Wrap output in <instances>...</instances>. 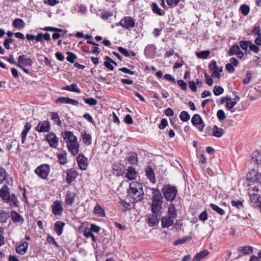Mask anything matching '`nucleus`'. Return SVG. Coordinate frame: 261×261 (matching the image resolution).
I'll return each mask as SVG.
<instances>
[{"label":"nucleus","instance_id":"f257e3e1","mask_svg":"<svg viewBox=\"0 0 261 261\" xmlns=\"http://www.w3.org/2000/svg\"><path fill=\"white\" fill-rule=\"evenodd\" d=\"M143 186L142 184L137 181H133L129 184L128 190V196L133 199L134 202L141 201L144 196Z\"/></svg>","mask_w":261,"mask_h":261},{"label":"nucleus","instance_id":"f03ea898","mask_svg":"<svg viewBox=\"0 0 261 261\" xmlns=\"http://www.w3.org/2000/svg\"><path fill=\"white\" fill-rule=\"evenodd\" d=\"M162 192L167 200L172 201L176 196L177 190L175 187L168 185L162 189Z\"/></svg>","mask_w":261,"mask_h":261},{"label":"nucleus","instance_id":"7ed1b4c3","mask_svg":"<svg viewBox=\"0 0 261 261\" xmlns=\"http://www.w3.org/2000/svg\"><path fill=\"white\" fill-rule=\"evenodd\" d=\"M50 168L49 165L44 164L40 166L35 169V173L42 179H45L49 173Z\"/></svg>","mask_w":261,"mask_h":261},{"label":"nucleus","instance_id":"20e7f679","mask_svg":"<svg viewBox=\"0 0 261 261\" xmlns=\"http://www.w3.org/2000/svg\"><path fill=\"white\" fill-rule=\"evenodd\" d=\"M246 179L249 183L255 182L261 185V173L253 169L249 174H247Z\"/></svg>","mask_w":261,"mask_h":261},{"label":"nucleus","instance_id":"39448f33","mask_svg":"<svg viewBox=\"0 0 261 261\" xmlns=\"http://www.w3.org/2000/svg\"><path fill=\"white\" fill-rule=\"evenodd\" d=\"M32 64L33 61L30 58L28 57L26 55H22L18 57L17 66L19 68H22V66L30 67Z\"/></svg>","mask_w":261,"mask_h":261},{"label":"nucleus","instance_id":"423d86ee","mask_svg":"<svg viewBox=\"0 0 261 261\" xmlns=\"http://www.w3.org/2000/svg\"><path fill=\"white\" fill-rule=\"evenodd\" d=\"M192 123L193 125L197 126L198 129L202 132L205 126V124L199 114H195L191 119Z\"/></svg>","mask_w":261,"mask_h":261},{"label":"nucleus","instance_id":"0eeeda50","mask_svg":"<svg viewBox=\"0 0 261 261\" xmlns=\"http://www.w3.org/2000/svg\"><path fill=\"white\" fill-rule=\"evenodd\" d=\"M76 161L79 168L82 170H86L88 163V159L83 153H79L76 157Z\"/></svg>","mask_w":261,"mask_h":261},{"label":"nucleus","instance_id":"6e6552de","mask_svg":"<svg viewBox=\"0 0 261 261\" xmlns=\"http://www.w3.org/2000/svg\"><path fill=\"white\" fill-rule=\"evenodd\" d=\"M134 20L128 16L124 17L122 19L120 22V24L125 29H128L129 28H133L135 26Z\"/></svg>","mask_w":261,"mask_h":261},{"label":"nucleus","instance_id":"1a4fd4ad","mask_svg":"<svg viewBox=\"0 0 261 261\" xmlns=\"http://www.w3.org/2000/svg\"><path fill=\"white\" fill-rule=\"evenodd\" d=\"M50 128L49 122L48 121L40 122L36 128V130L39 133L48 132Z\"/></svg>","mask_w":261,"mask_h":261},{"label":"nucleus","instance_id":"9d476101","mask_svg":"<svg viewBox=\"0 0 261 261\" xmlns=\"http://www.w3.org/2000/svg\"><path fill=\"white\" fill-rule=\"evenodd\" d=\"M250 203L252 206H258L260 201V195L257 193L249 192Z\"/></svg>","mask_w":261,"mask_h":261},{"label":"nucleus","instance_id":"9b49d317","mask_svg":"<svg viewBox=\"0 0 261 261\" xmlns=\"http://www.w3.org/2000/svg\"><path fill=\"white\" fill-rule=\"evenodd\" d=\"M163 201H152L151 205V212L153 214L159 215L162 209Z\"/></svg>","mask_w":261,"mask_h":261},{"label":"nucleus","instance_id":"f8f14e48","mask_svg":"<svg viewBox=\"0 0 261 261\" xmlns=\"http://www.w3.org/2000/svg\"><path fill=\"white\" fill-rule=\"evenodd\" d=\"M67 146L68 147V151L72 155L75 156L78 154L80 147V144L78 142L67 143Z\"/></svg>","mask_w":261,"mask_h":261},{"label":"nucleus","instance_id":"ddd939ff","mask_svg":"<svg viewBox=\"0 0 261 261\" xmlns=\"http://www.w3.org/2000/svg\"><path fill=\"white\" fill-rule=\"evenodd\" d=\"M159 215H149L147 217V223L149 226L153 227L159 222Z\"/></svg>","mask_w":261,"mask_h":261},{"label":"nucleus","instance_id":"4468645a","mask_svg":"<svg viewBox=\"0 0 261 261\" xmlns=\"http://www.w3.org/2000/svg\"><path fill=\"white\" fill-rule=\"evenodd\" d=\"M46 140L48 142L50 146L56 147L58 145V139L54 133H49L46 136Z\"/></svg>","mask_w":261,"mask_h":261},{"label":"nucleus","instance_id":"2eb2a0df","mask_svg":"<svg viewBox=\"0 0 261 261\" xmlns=\"http://www.w3.org/2000/svg\"><path fill=\"white\" fill-rule=\"evenodd\" d=\"M145 174L149 180L153 184L156 182L154 172L150 166H147L145 169Z\"/></svg>","mask_w":261,"mask_h":261},{"label":"nucleus","instance_id":"dca6fc26","mask_svg":"<svg viewBox=\"0 0 261 261\" xmlns=\"http://www.w3.org/2000/svg\"><path fill=\"white\" fill-rule=\"evenodd\" d=\"M11 215L12 221L14 223L21 225L24 222L23 218L16 212L14 211H12Z\"/></svg>","mask_w":261,"mask_h":261},{"label":"nucleus","instance_id":"f3484780","mask_svg":"<svg viewBox=\"0 0 261 261\" xmlns=\"http://www.w3.org/2000/svg\"><path fill=\"white\" fill-rule=\"evenodd\" d=\"M77 175V171L74 169H71L66 172V181L70 184Z\"/></svg>","mask_w":261,"mask_h":261},{"label":"nucleus","instance_id":"a211bd4d","mask_svg":"<svg viewBox=\"0 0 261 261\" xmlns=\"http://www.w3.org/2000/svg\"><path fill=\"white\" fill-rule=\"evenodd\" d=\"M62 210V206L60 201L57 200L54 202L52 205V211L55 215H60Z\"/></svg>","mask_w":261,"mask_h":261},{"label":"nucleus","instance_id":"6ab92c4d","mask_svg":"<svg viewBox=\"0 0 261 261\" xmlns=\"http://www.w3.org/2000/svg\"><path fill=\"white\" fill-rule=\"evenodd\" d=\"M173 218L169 216H166L162 218L161 220L162 226L163 228H168L171 226L173 223Z\"/></svg>","mask_w":261,"mask_h":261},{"label":"nucleus","instance_id":"aec40b11","mask_svg":"<svg viewBox=\"0 0 261 261\" xmlns=\"http://www.w3.org/2000/svg\"><path fill=\"white\" fill-rule=\"evenodd\" d=\"M9 195V188L6 185L3 186L0 190V197L5 202Z\"/></svg>","mask_w":261,"mask_h":261},{"label":"nucleus","instance_id":"412c9836","mask_svg":"<svg viewBox=\"0 0 261 261\" xmlns=\"http://www.w3.org/2000/svg\"><path fill=\"white\" fill-rule=\"evenodd\" d=\"M29 244L27 242H24L16 247V251L20 255H23L27 251Z\"/></svg>","mask_w":261,"mask_h":261},{"label":"nucleus","instance_id":"4be33fe9","mask_svg":"<svg viewBox=\"0 0 261 261\" xmlns=\"http://www.w3.org/2000/svg\"><path fill=\"white\" fill-rule=\"evenodd\" d=\"M251 163L256 165L261 164V152L255 151L252 154Z\"/></svg>","mask_w":261,"mask_h":261},{"label":"nucleus","instance_id":"5701e85b","mask_svg":"<svg viewBox=\"0 0 261 261\" xmlns=\"http://www.w3.org/2000/svg\"><path fill=\"white\" fill-rule=\"evenodd\" d=\"M163 196L161 191L158 189H152V201H162Z\"/></svg>","mask_w":261,"mask_h":261},{"label":"nucleus","instance_id":"b1692460","mask_svg":"<svg viewBox=\"0 0 261 261\" xmlns=\"http://www.w3.org/2000/svg\"><path fill=\"white\" fill-rule=\"evenodd\" d=\"M5 202L9 203L10 206H18V200L14 194H10Z\"/></svg>","mask_w":261,"mask_h":261},{"label":"nucleus","instance_id":"393cba45","mask_svg":"<svg viewBox=\"0 0 261 261\" xmlns=\"http://www.w3.org/2000/svg\"><path fill=\"white\" fill-rule=\"evenodd\" d=\"M64 225L65 223L60 221H57L55 223L54 230L58 236H60L62 234Z\"/></svg>","mask_w":261,"mask_h":261},{"label":"nucleus","instance_id":"a878e982","mask_svg":"<svg viewBox=\"0 0 261 261\" xmlns=\"http://www.w3.org/2000/svg\"><path fill=\"white\" fill-rule=\"evenodd\" d=\"M137 176V172L135 169L129 167L127 170V173L125 175V177L130 180H133L136 178Z\"/></svg>","mask_w":261,"mask_h":261},{"label":"nucleus","instance_id":"bb28decb","mask_svg":"<svg viewBox=\"0 0 261 261\" xmlns=\"http://www.w3.org/2000/svg\"><path fill=\"white\" fill-rule=\"evenodd\" d=\"M32 125L30 123L26 122L24 128L21 133V139H22V143H24L25 141V139L27 136V134L30 129L31 128Z\"/></svg>","mask_w":261,"mask_h":261},{"label":"nucleus","instance_id":"cd10ccee","mask_svg":"<svg viewBox=\"0 0 261 261\" xmlns=\"http://www.w3.org/2000/svg\"><path fill=\"white\" fill-rule=\"evenodd\" d=\"M127 161L130 164H136L138 161L137 153L134 152H130L127 157Z\"/></svg>","mask_w":261,"mask_h":261},{"label":"nucleus","instance_id":"c85d7f7f","mask_svg":"<svg viewBox=\"0 0 261 261\" xmlns=\"http://www.w3.org/2000/svg\"><path fill=\"white\" fill-rule=\"evenodd\" d=\"M213 135L217 138L221 137L224 134V130L222 128L218 127L217 125H214L213 129Z\"/></svg>","mask_w":261,"mask_h":261},{"label":"nucleus","instance_id":"c756f323","mask_svg":"<svg viewBox=\"0 0 261 261\" xmlns=\"http://www.w3.org/2000/svg\"><path fill=\"white\" fill-rule=\"evenodd\" d=\"M151 9L154 13L160 16H163L165 14V12L164 11H162L158 4L155 3H153L152 4Z\"/></svg>","mask_w":261,"mask_h":261},{"label":"nucleus","instance_id":"7c9ffc66","mask_svg":"<svg viewBox=\"0 0 261 261\" xmlns=\"http://www.w3.org/2000/svg\"><path fill=\"white\" fill-rule=\"evenodd\" d=\"M168 216L171 218H175L177 217L176 211L175 207V205L173 203H171L168 207Z\"/></svg>","mask_w":261,"mask_h":261},{"label":"nucleus","instance_id":"2f4dec72","mask_svg":"<svg viewBox=\"0 0 261 261\" xmlns=\"http://www.w3.org/2000/svg\"><path fill=\"white\" fill-rule=\"evenodd\" d=\"M13 25L15 28L20 30L24 27L25 23L22 19L20 18H16L13 21Z\"/></svg>","mask_w":261,"mask_h":261},{"label":"nucleus","instance_id":"473e14b6","mask_svg":"<svg viewBox=\"0 0 261 261\" xmlns=\"http://www.w3.org/2000/svg\"><path fill=\"white\" fill-rule=\"evenodd\" d=\"M66 139H67V144L77 142V138L71 132L66 131Z\"/></svg>","mask_w":261,"mask_h":261},{"label":"nucleus","instance_id":"72a5a7b5","mask_svg":"<svg viewBox=\"0 0 261 261\" xmlns=\"http://www.w3.org/2000/svg\"><path fill=\"white\" fill-rule=\"evenodd\" d=\"M238 250L242 254L247 255L252 253L253 249L252 247L250 246H241L239 248Z\"/></svg>","mask_w":261,"mask_h":261},{"label":"nucleus","instance_id":"f704fd0d","mask_svg":"<svg viewBox=\"0 0 261 261\" xmlns=\"http://www.w3.org/2000/svg\"><path fill=\"white\" fill-rule=\"evenodd\" d=\"M82 139L84 143L86 145H90L92 143V138L90 134H87L85 133L84 134H82Z\"/></svg>","mask_w":261,"mask_h":261},{"label":"nucleus","instance_id":"c9c22d12","mask_svg":"<svg viewBox=\"0 0 261 261\" xmlns=\"http://www.w3.org/2000/svg\"><path fill=\"white\" fill-rule=\"evenodd\" d=\"M75 194L73 192H69L66 194V205L73 203Z\"/></svg>","mask_w":261,"mask_h":261},{"label":"nucleus","instance_id":"e433bc0d","mask_svg":"<svg viewBox=\"0 0 261 261\" xmlns=\"http://www.w3.org/2000/svg\"><path fill=\"white\" fill-rule=\"evenodd\" d=\"M208 251L207 250H203L200 252H198L196 254L195 257L197 259L198 261H200L205 256H206L208 254Z\"/></svg>","mask_w":261,"mask_h":261},{"label":"nucleus","instance_id":"4c0bfd02","mask_svg":"<svg viewBox=\"0 0 261 261\" xmlns=\"http://www.w3.org/2000/svg\"><path fill=\"white\" fill-rule=\"evenodd\" d=\"M240 47L237 44L233 45L230 48L229 51H228V55L229 56L236 55V54L239 51Z\"/></svg>","mask_w":261,"mask_h":261},{"label":"nucleus","instance_id":"58836bf2","mask_svg":"<svg viewBox=\"0 0 261 261\" xmlns=\"http://www.w3.org/2000/svg\"><path fill=\"white\" fill-rule=\"evenodd\" d=\"M9 217V215L8 212L5 211H2L0 212V222L5 223Z\"/></svg>","mask_w":261,"mask_h":261},{"label":"nucleus","instance_id":"ea45409f","mask_svg":"<svg viewBox=\"0 0 261 261\" xmlns=\"http://www.w3.org/2000/svg\"><path fill=\"white\" fill-rule=\"evenodd\" d=\"M66 55H67L66 60L71 63H74L77 58V56L73 53L69 51L66 52Z\"/></svg>","mask_w":261,"mask_h":261},{"label":"nucleus","instance_id":"a19ab883","mask_svg":"<svg viewBox=\"0 0 261 261\" xmlns=\"http://www.w3.org/2000/svg\"><path fill=\"white\" fill-rule=\"evenodd\" d=\"M179 118L182 121L186 122L190 119V116L188 112L183 111L180 114Z\"/></svg>","mask_w":261,"mask_h":261},{"label":"nucleus","instance_id":"79ce46f5","mask_svg":"<svg viewBox=\"0 0 261 261\" xmlns=\"http://www.w3.org/2000/svg\"><path fill=\"white\" fill-rule=\"evenodd\" d=\"M191 239V237H184L181 239H179L173 242V245L175 246L178 245L179 244H183L186 242L189 241Z\"/></svg>","mask_w":261,"mask_h":261},{"label":"nucleus","instance_id":"37998d69","mask_svg":"<svg viewBox=\"0 0 261 261\" xmlns=\"http://www.w3.org/2000/svg\"><path fill=\"white\" fill-rule=\"evenodd\" d=\"M58 161L61 165L65 164V153L64 151H61L57 154Z\"/></svg>","mask_w":261,"mask_h":261},{"label":"nucleus","instance_id":"c03bdc74","mask_svg":"<svg viewBox=\"0 0 261 261\" xmlns=\"http://www.w3.org/2000/svg\"><path fill=\"white\" fill-rule=\"evenodd\" d=\"M66 90L75 92L76 93H80L81 90L77 88V85L76 84H72L69 86H66Z\"/></svg>","mask_w":261,"mask_h":261},{"label":"nucleus","instance_id":"a18cd8bd","mask_svg":"<svg viewBox=\"0 0 261 261\" xmlns=\"http://www.w3.org/2000/svg\"><path fill=\"white\" fill-rule=\"evenodd\" d=\"M240 10L243 15L246 16L249 13L250 7L246 4H244L241 6Z\"/></svg>","mask_w":261,"mask_h":261},{"label":"nucleus","instance_id":"49530a36","mask_svg":"<svg viewBox=\"0 0 261 261\" xmlns=\"http://www.w3.org/2000/svg\"><path fill=\"white\" fill-rule=\"evenodd\" d=\"M94 212L95 214L98 215L99 216H105L104 210L98 204L95 206Z\"/></svg>","mask_w":261,"mask_h":261},{"label":"nucleus","instance_id":"de8ad7c7","mask_svg":"<svg viewBox=\"0 0 261 261\" xmlns=\"http://www.w3.org/2000/svg\"><path fill=\"white\" fill-rule=\"evenodd\" d=\"M210 54L209 50H204L197 53L196 56L198 58L201 59H206Z\"/></svg>","mask_w":261,"mask_h":261},{"label":"nucleus","instance_id":"09e8293b","mask_svg":"<svg viewBox=\"0 0 261 261\" xmlns=\"http://www.w3.org/2000/svg\"><path fill=\"white\" fill-rule=\"evenodd\" d=\"M210 206L213 210L218 213L219 214L221 215H223L225 214L224 211L221 208L219 207L218 205L215 204H211Z\"/></svg>","mask_w":261,"mask_h":261},{"label":"nucleus","instance_id":"8fccbe9b","mask_svg":"<svg viewBox=\"0 0 261 261\" xmlns=\"http://www.w3.org/2000/svg\"><path fill=\"white\" fill-rule=\"evenodd\" d=\"M224 92V89L222 87L218 86H214L213 88V92L214 94L216 96H219L222 94Z\"/></svg>","mask_w":261,"mask_h":261},{"label":"nucleus","instance_id":"3c124183","mask_svg":"<svg viewBox=\"0 0 261 261\" xmlns=\"http://www.w3.org/2000/svg\"><path fill=\"white\" fill-rule=\"evenodd\" d=\"M6 179V172L4 168L0 167V184Z\"/></svg>","mask_w":261,"mask_h":261},{"label":"nucleus","instance_id":"603ef678","mask_svg":"<svg viewBox=\"0 0 261 261\" xmlns=\"http://www.w3.org/2000/svg\"><path fill=\"white\" fill-rule=\"evenodd\" d=\"M51 119L54 120L55 122L57 123L59 125H61V121L60 120L59 115L57 113L51 112Z\"/></svg>","mask_w":261,"mask_h":261},{"label":"nucleus","instance_id":"864d4df0","mask_svg":"<svg viewBox=\"0 0 261 261\" xmlns=\"http://www.w3.org/2000/svg\"><path fill=\"white\" fill-rule=\"evenodd\" d=\"M217 116L218 120L220 121L224 120L226 118V115L225 112L222 110H219L217 111Z\"/></svg>","mask_w":261,"mask_h":261},{"label":"nucleus","instance_id":"5fc2aeb1","mask_svg":"<svg viewBox=\"0 0 261 261\" xmlns=\"http://www.w3.org/2000/svg\"><path fill=\"white\" fill-rule=\"evenodd\" d=\"M231 204L232 206L237 207L238 210H240L241 208L243 207V203L242 201L240 200H232L231 201Z\"/></svg>","mask_w":261,"mask_h":261},{"label":"nucleus","instance_id":"6e6d98bb","mask_svg":"<svg viewBox=\"0 0 261 261\" xmlns=\"http://www.w3.org/2000/svg\"><path fill=\"white\" fill-rule=\"evenodd\" d=\"M251 41L242 40L240 42V46L243 50H247Z\"/></svg>","mask_w":261,"mask_h":261},{"label":"nucleus","instance_id":"4d7b16f0","mask_svg":"<svg viewBox=\"0 0 261 261\" xmlns=\"http://www.w3.org/2000/svg\"><path fill=\"white\" fill-rule=\"evenodd\" d=\"M237 102L235 99H234L233 100H232L230 98L228 99V101H226V107L228 109L230 110L234 107L237 104Z\"/></svg>","mask_w":261,"mask_h":261},{"label":"nucleus","instance_id":"13d9d810","mask_svg":"<svg viewBox=\"0 0 261 261\" xmlns=\"http://www.w3.org/2000/svg\"><path fill=\"white\" fill-rule=\"evenodd\" d=\"M84 101L86 103L90 106H95L97 103V100L93 98H89L85 99Z\"/></svg>","mask_w":261,"mask_h":261},{"label":"nucleus","instance_id":"bf43d9fd","mask_svg":"<svg viewBox=\"0 0 261 261\" xmlns=\"http://www.w3.org/2000/svg\"><path fill=\"white\" fill-rule=\"evenodd\" d=\"M119 203L122 206L121 209L123 212H126L130 206V204L128 203L123 200H121Z\"/></svg>","mask_w":261,"mask_h":261},{"label":"nucleus","instance_id":"052dcab7","mask_svg":"<svg viewBox=\"0 0 261 261\" xmlns=\"http://www.w3.org/2000/svg\"><path fill=\"white\" fill-rule=\"evenodd\" d=\"M177 84L180 87V88L184 91L187 90V83L182 80L177 81Z\"/></svg>","mask_w":261,"mask_h":261},{"label":"nucleus","instance_id":"680f3d73","mask_svg":"<svg viewBox=\"0 0 261 261\" xmlns=\"http://www.w3.org/2000/svg\"><path fill=\"white\" fill-rule=\"evenodd\" d=\"M180 0H166L167 4L170 7L176 6Z\"/></svg>","mask_w":261,"mask_h":261},{"label":"nucleus","instance_id":"e2e57ef3","mask_svg":"<svg viewBox=\"0 0 261 261\" xmlns=\"http://www.w3.org/2000/svg\"><path fill=\"white\" fill-rule=\"evenodd\" d=\"M249 48L250 50L252 51L255 54H257L259 50V47L257 45L252 44L251 42L250 43Z\"/></svg>","mask_w":261,"mask_h":261},{"label":"nucleus","instance_id":"0e129e2a","mask_svg":"<svg viewBox=\"0 0 261 261\" xmlns=\"http://www.w3.org/2000/svg\"><path fill=\"white\" fill-rule=\"evenodd\" d=\"M199 220L204 222L207 219V214L205 211L202 212L198 217Z\"/></svg>","mask_w":261,"mask_h":261},{"label":"nucleus","instance_id":"69168bd1","mask_svg":"<svg viewBox=\"0 0 261 261\" xmlns=\"http://www.w3.org/2000/svg\"><path fill=\"white\" fill-rule=\"evenodd\" d=\"M189 86L193 92H196L197 91L196 85L194 81H189Z\"/></svg>","mask_w":261,"mask_h":261},{"label":"nucleus","instance_id":"338daca9","mask_svg":"<svg viewBox=\"0 0 261 261\" xmlns=\"http://www.w3.org/2000/svg\"><path fill=\"white\" fill-rule=\"evenodd\" d=\"M118 50H119V51H120V52L122 55H123L124 56H125V57H129V55H130V54H129V53L128 52V51L126 49H125V48H123V47H119L118 48Z\"/></svg>","mask_w":261,"mask_h":261},{"label":"nucleus","instance_id":"774afa93","mask_svg":"<svg viewBox=\"0 0 261 261\" xmlns=\"http://www.w3.org/2000/svg\"><path fill=\"white\" fill-rule=\"evenodd\" d=\"M209 68L212 71L218 70V67L217 66V63L216 61L213 60L211 62V63L209 64Z\"/></svg>","mask_w":261,"mask_h":261}]
</instances>
